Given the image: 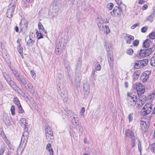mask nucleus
Wrapping results in <instances>:
<instances>
[{"label": "nucleus", "mask_w": 155, "mask_h": 155, "mask_svg": "<svg viewBox=\"0 0 155 155\" xmlns=\"http://www.w3.org/2000/svg\"><path fill=\"white\" fill-rule=\"evenodd\" d=\"M14 77L15 79L18 81L20 83L24 85L27 83V80L23 75H21L18 71L12 69Z\"/></svg>", "instance_id": "f257e3e1"}, {"label": "nucleus", "mask_w": 155, "mask_h": 155, "mask_svg": "<svg viewBox=\"0 0 155 155\" xmlns=\"http://www.w3.org/2000/svg\"><path fill=\"white\" fill-rule=\"evenodd\" d=\"M17 0H12L7 9L6 15L9 18L12 17L16 5Z\"/></svg>", "instance_id": "f03ea898"}, {"label": "nucleus", "mask_w": 155, "mask_h": 155, "mask_svg": "<svg viewBox=\"0 0 155 155\" xmlns=\"http://www.w3.org/2000/svg\"><path fill=\"white\" fill-rule=\"evenodd\" d=\"M124 8L126 9V6L124 4H121V6L115 7L113 10L111 12V15L113 16H120Z\"/></svg>", "instance_id": "7ed1b4c3"}, {"label": "nucleus", "mask_w": 155, "mask_h": 155, "mask_svg": "<svg viewBox=\"0 0 155 155\" xmlns=\"http://www.w3.org/2000/svg\"><path fill=\"white\" fill-rule=\"evenodd\" d=\"M137 97L136 96H135L132 94L128 95L127 102L129 106H134L136 104Z\"/></svg>", "instance_id": "20e7f679"}, {"label": "nucleus", "mask_w": 155, "mask_h": 155, "mask_svg": "<svg viewBox=\"0 0 155 155\" xmlns=\"http://www.w3.org/2000/svg\"><path fill=\"white\" fill-rule=\"evenodd\" d=\"M68 117L72 122V124L74 125L77 126V123L78 121V118L76 115L73 113L71 110H68L67 111Z\"/></svg>", "instance_id": "39448f33"}, {"label": "nucleus", "mask_w": 155, "mask_h": 155, "mask_svg": "<svg viewBox=\"0 0 155 155\" xmlns=\"http://www.w3.org/2000/svg\"><path fill=\"white\" fill-rule=\"evenodd\" d=\"M148 63V60L147 59H144L142 60L137 61L134 65V68L138 69L143 68L146 66Z\"/></svg>", "instance_id": "423d86ee"}, {"label": "nucleus", "mask_w": 155, "mask_h": 155, "mask_svg": "<svg viewBox=\"0 0 155 155\" xmlns=\"http://www.w3.org/2000/svg\"><path fill=\"white\" fill-rule=\"evenodd\" d=\"M138 94L139 95L142 94L145 91L144 87L141 84L138 82H137L134 84Z\"/></svg>", "instance_id": "0eeeda50"}, {"label": "nucleus", "mask_w": 155, "mask_h": 155, "mask_svg": "<svg viewBox=\"0 0 155 155\" xmlns=\"http://www.w3.org/2000/svg\"><path fill=\"white\" fill-rule=\"evenodd\" d=\"M152 106L150 103H147L143 107L142 110L143 112V115L150 114L152 111Z\"/></svg>", "instance_id": "6e6552de"}, {"label": "nucleus", "mask_w": 155, "mask_h": 155, "mask_svg": "<svg viewBox=\"0 0 155 155\" xmlns=\"http://www.w3.org/2000/svg\"><path fill=\"white\" fill-rule=\"evenodd\" d=\"M152 49L151 48L142 49L140 51L139 55L143 58L148 56L151 53Z\"/></svg>", "instance_id": "1a4fd4ad"}, {"label": "nucleus", "mask_w": 155, "mask_h": 155, "mask_svg": "<svg viewBox=\"0 0 155 155\" xmlns=\"http://www.w3.org/2000/svg\"><path fill=\"white\" fill-rule=\"evenodd\" d=\"M126 136L130 138L131 140L137 139L136 134L134 133L132 129H127L125 131Z\"/></svg>", "instance_id": "9d476101"}, {"label": "nucleus", "mask_w": 155, "mask_h": 155, "mask_svg": "<svg viewBox=\"0 0 155 155\" xmlns=\"http://www.w3.org/2000/svg\"><path fill=\"white\" fill-rule=\"evenodd\" d=\"M107 57L109 63L110 67H112L113 66L114 58L112 51H109Z\"/></svg>", "instance_id": "9b49d317"}, {"label": "nucleus", "mask_w": 155, "mask_h": 155, "mask_svg": "<svg viewBox=\"0 0 155 155\" xmlns=\"http://www.w3.org/2000/svg\"><path fill=\"white\" fill-rule=\"evenodd\" d=\"M149 71H146L142 73L140 77V80L143 82H146L149 78Z\"/></svg>", "instance_id": "f8f14e48"}, {"label": "nucleus", "mask_w": 155, "mask_h": 155, "mask_svg": "<svg viewBox=\"0 0 155 155\" xmlns=\"http://www.w3.org/2000/svg\"><path fill=\"white\" fill-rule=\"evenodd\" d=\"M27 28V23L24 20L21 21L20 23V29L23 31H26Z\"/></svg>", "instance_id": "ddd939ff"}, {"label": "nucleus", "mask_w": 155, "mask_h": 155, "mask_svg": "<svg viewBox=\"0 0 155 155\" xmlns=\"http://www.w3.org/2000/svg\"><path fill=\"white\" fill-rule=\"evenodd\" d=\"M104 21L101 18H98L97 25L98 27L99 30L101 31L103 30V23Z\"/></svg>", "instance_id": "4468645a"}, {"label": "nucleus", "mask_w": 155, "mask_h": 155, "mask_svg": "<svg viewBox=\"0 0 155 155\" xmlns=\"http://www.w3.org/2000/svg\"><path fill=\"white\" fill-rule=\"evenodd\" d=\"M140 126L143 133H145L147 130L148 127L146 122H142L140 124Z\"/></svg>", "instance_id": "2eb2a0df"}, {"label": "nucleus", "mask_w": 155, "mask_h": 155, "mask_svg": "<svg viewBox=\"0 0 155 155\" xmlns=\"http://www.w3.org/2000/svg\"><path fill=\"white\" fill-rule=\"evenodd\" d=\"M151 43L150 40L149 39H147L144 41L143 46L144 48H148L150 46Z\"/></svg>", "instance_id": "dca6fc26"}, {"label": "nucleus", "mask_w": 155, "mask_h": 155, "mask_svg": "<svg viewBox=\"0 0 155 155\" xmlns=\"http://www.w3.org/2000/svg\"><path fill=\"white\" fill-rule=\"evenodd\" d=\"M45 135L48 134H53L52 129L48 125L46 126L45 127Z\"/></svg>", "instance_id": "f3484780"}, {"label": "nucleus", "mask_w": 155, "mask_h": 155, "mask_svg": "<svg viewBox=\"0 0 155 155\" xmlns=\"http://www.w3.org/2000/svg\"><path fill=\"white\" fill-rule=\"evenodd\" d=\"M125 38L126 41L127 43L128 44H130V41L133 40L134 37L131 35H127L125 37Z\"/></svg>", "instance_id": "a211bd4d"}, {"label": "nucleus", "mask_w": 155, "mask_h": 155, "mask_svg": "<svg viewBox=\"0 0 155 155\" xmlns=\"http://www.w3.org/2000/svg\"><path fill=\"white\" fill-rule=\"evenodd\" d=\"M46 138L47 141L50 142H52L54 140V136L53 134H46Z\"/></svg>", "instance_id": "6ab92c4d"}, {"label": "nucleus", "mask_w": 155, "mask_h": 155, "mask_svg": "<svg viewBox=\"0 0 155 155\" xmlns=\"http://www.w3.org/2000/svg\"><path fill=\"white\" fill-rule=\"evenodd\" d=\"M19 123L21 126L25 127L27 123L25 118H21L19 121Z\"/></svg>", "instance_id": "aec40b11"}, {"label": "nucleus", "mask_w": 155, "mask_h": 155, "mask_svg": "<svg viewBox=\"0 0 155 155\" xmlns=\"http://www.w3.org/2000/svg\"><path fill=\"white\" fill-rule=\"evenodd\" d=\"M140 74V71L139 70H136L134 73L133 77L134 79H137Z\"/></svg>", "instance_id": "412c9836"}, {"label": "nucleus", "mask_w": 155, "mask_h": 155, "mask_svg": "<svg viewBox=\"0 0 155 155\" xmlns=\"http://www.w3.org/2000/svg\"><path fill=\"white\" fill-rule=\"evenodd\" d=\"M46 149L47 150L49 151V153L51 155H52L53 154V152L50 143H48L47 145Z\"/></svg>", "instance_id": "4be33fe9"}, {"label": "nucleus", "mask_w": 155, "mask_h": 155, "mask_svg": "<svg viewBox=\"0 0 155 155\" xmlns=\"http://www.w3.org/2000/svg\"><path fill=\"white\" fill-rule=\"evenodd\" d=\"M8 82L14 89L15 90L18 87L15 83L11 80Z\"/></svg>", "instance_id": "5701e85b"}, {"label": "nucleus", "mask_w": 155, "mask_h": 155, "mask_svg": "<svg viewBox=\"0 0 155 155\" xmlns=\"http://www.w3.org/2000/svg\"><path fill=\"white\" fill-rule=\"evenodd\" d=\"M81 84V79L79 77H77L76 78L75 80V86L78 87L80 86Z\"/></svg>", "instance_id": "b1692460"}, {"label": "nucleus", "mask_w": 155, "mask_h": 155, "mask_svg": "<svg viewBox=\"0 0 155 155\" xmlns=\"http://www.w3.org/2000/svg\"><path fill=\"white\" fill-rule=\"evenodd\" d=\"M102 31H103L104 33L107 34L110 32V30L108 26L105 25L104 27L103 26V30Z\"/></svg>", "instance_id": "393cba45"}, {"label": "nucleus", "mask_w": 155, "mask_h": 155, "mask_svg": "<svg viewBox=\"0 0 155 155\" xmlns=\"http://www.w3.org/2000/svg\"><path fill=\"white\" fill-rule=\"evenodd\" d=\"M3 121L6 125H10V122L9 117H5L3 119Z\"/></svg>", "instance_id": "a878e982"}, {"label": "nucleus", "mask_w": 155, "mask_h": 155, "mask_svg": "<svg viewBox=\"0 0 155 155\" xmlns=\"http://www.w3.org/2000/svg\"><path fill=\"white\" fill-rule=\"evenodd\" d=\"M155 17V14L152 13L151 15L147 17L146 20L152 22L153 21V19Z\"/></svg>", "instance_id": "bb28decb"}, {"label": "nucleus", "mask_w": 155, "mask_h": 155, "mask_svg": "<svg viewBox=\"0 0 155 155\" xmlns=\"http://www.w3.org/2000/svg\"><path fill=\"white\" fill-rule=\"evenodd\" d=\"M35 41L31 39L30 37L29 39L28 40L27 42V45L29 46H31L34 43Z\"/></svg>", "instance_id": "cd10ccee"}, {"label": "nucleus", "mask_w": 155, "mask_h": 155, "mask_svg": "<svg viewBox=\"0 0 155 155\" xmlns=\"http://www.w3.org/2000/svg\"><path fill=\"white\" fill-rule=\"evenodd\" d=\"M62 87L61 85H59L57 88L59 94H60L61 96L64 95V93L62 91L63 89L62 88Z\"/></svg>", "instance_id": "c85d7f7f"}, {"label": "nucleus", "mask_w": 155, "mask_h": 155, "mask_svg": "<svg viewBox=\"0 0 155 155\" xmlns=\"http://www.w3.org/2000/svg\"><path fill=\"white\" fill-rule=\"evenodd\" d=\"M150 63L151 66L155 67V56L151 58Z\"/></svg>", "instance_id": "c756f323"}, {"label": "nucleus", "mask_w": 155, "mask_h": 155, "mask_svg": "<svg viewBox=\"0 0 155 155\" xmlns=\"http://www.w3.org/2000/svg\"><path fill=\"white\" fill-rule=\"evenodd\" d=\"M25 85H27L28 89L31 90H34V88H35L31 83L28 82L27 80V83Z\"/></svg>", "instance_id": "7c9ffc66"}, {"label": "nucleus", "mask_w": 155, "mask_h": 155, "mask_svg": "<svg viewBox=\"0 0 155 155\" xmlns=\"http://www.w3.org/2000/svg\"><path fill=\"white\" fill-rule=\"evenodd\" d=\"M14 103L16 104L17 106H18L20 104H21L19 101L16 97H15L14 98L13 100Z\"/></svg>", "instance_id": "2f4dec72"}, {"label": "nucleus", "mask_w": 155, "mask_h": 155, "mask_svg": "<svg viewBox=\"0 0 155 155\" xmlns=\"http://www.w3.org/2000/svg\"><path fill=\"white\" fill-rule=\"evenodd\" d=\"M3 75L4 76V78H5V80L7 81V82H8L9 81L11 80L10 78L9 77L8 75L5 73H3Z\"/></svg>", "instance_id": "473e14b6"}, {"label": "nucleus", "mask_w": 155, "mask_h": 155, "mask_svg": "<svg viewBox=\"0 0 155 155\" xmlns=\"http://www.w3.org/2000/svg\"><path fill=\"white\" fill-rule=\"evenodd\" d=\"M18 48V51L19 54L21 55L22 54L23 51V48L21 46L20 44H19Z\"/></svg>", "instance_id": "72a5a7b5"}, {"label": "nucleus", "mask_w": 155, "mask_h": 155, "mask_svg": "<svg viewBox=\"0 0 155 155\" xmlns=\"http://www.w3.org/2000/svg\"><path fill=\"white\" fill-rule=\"evenodd\" d=\"M10 110L11 112V114L12 115H14L15 114V107L14 105H12L11 106Z\"/></svg>", "instance_id": "f704fd0d"}, {"label": "nucleus", "mask_w": 155, "mask_h": 155, "mask_svg": "<svg viewBox=\"0 0 155 155\" xmlns=\"http://www.w3.org/2000/svg\"><path fill=\"white\" fill-rule=\"evenodd\" d=\"M85 108L84 107H82L80 110V116L81 117H83L84 114L85 112Z\"/></svg>", "instance_id": "c9c22d12"}, {"label": "nucleus", "mask_w": 155, "mask_h": 155, "mask_svg": "<svg viewBox=\"0 0 155 155\" xmlns=\"http://www.w3.org/2000/svg\"><path fill=\"white\" fill-rule=\"evenodd\" d=\"M55 52L56 54L57 55H59L61 53V49L58 48H56L55 49Z\"/></svg>", "instance_id": "e433bc0d"}, {"label": "nucleus", "mask_w": 155, "mask_h": 155, "mask_svg": "<svg viewBox=\"0 0 155 155\" xmlns=\"http://www.w3.org/2000/svg\"><path fill=\"white\" fill-rule=\"evenodd\" d=\"M18 108V112L19 113H22L24 111L22 108V107L21 104H20L18 106H17Z\"/></svg>", "instance_id": "4c0bfd02"}, {"label": "nucleus", "mask_w": 155, "mask_h": 155, "mask_svg": "<svg viewBox=\"0 0 155 155\" xmlns=\"http://www.w3.org/2000/svg\"><path fill=\"white\" fill-rule=\"evenodd\" d=\"M150 148L151 151L154 152V151H155V143H153L152 145L150 146Z\"/></svg>", "instance_id": "58836bf2"}, {"label": "nucleus", "mask_w": 155, "mask_h": 155, "mask_svg": "<svg viewBox=\"0 0 155 155\" xmlns=\"http://www.w3.org/2000/svg\"><path fill=\"white\" fill-rule=\"evenodd\" d=\"M149 37L151 39H154L155 38V32H153L150 34Z\"/></svg>", "instance_id": "ea45409f"}, {"label": "nucleus", "mask_w": 155, "mask_h": 155, "mask_svg": "<svg viewBox=\"0 0 155 155\" xmlns=\"http://www.w3.org/2000/svg\"><path fill=\"white\" fill-rule=\"evenodd\" d=\"M52 9L53 11L55 12L57 11L58 10V8L56 4L53 5Z\"/></svg>", "instance_id": "a19ab883"}, {"label": "nucleus", "mask_w": 155, "mask_h": 155, "mask_svg": "<svg viewBox=\"0 0 155 155\" xmlns=\"http://www.w3.org/2000/svg\"><path fill=\"white\" fill-rule=\"evenodd\" d=\"M38 28L40 31L43 29L44 28L41 23L40 22H39L38 23Z\"/></svg>", "instance_id": "79ce46f5"}, {"label": "nucleus", "mask_w": 155, "mask_h": 155, "mask_svg": "<svg viewBox=\"0 0 155 155\" xmlns=\"http://www.w3.org/2000/svg\"><path fill=\"white\" fill-rule=\"evenodd\" d=\"M133 114H129L128 116V118L129 120V122H130L133 120Z\"/></svg>", "instance_id": "37998d69"}, {"label": "nucleus", "mask_w": 155, "mask_h": 155, "mask_svg": "<svg viewBox=\"0 0 155 155\" xmlns=\"http://www.w3.org/2000/svg\"><path fill=\"white\" fill-rule=\"evenodd\" d=\"M137 139H133L131 140V146L132 148L134 147L135 145V141Z\"/></svg>", "instance_id": "c03bdc74"}, {"label": "nucleus", "mask_w": 155, "mask_h": 155, "mask_svg": "<svg viewBox=\"0 0 155 155\" xmlns=\"http://www.w3.org/2000/svg\"><path fill=\"white\" fill-rule=\"evenodd\" d=\"M113 4L111 3L108 4L107 5V8L110 10H111L113 8Z\"/></svg>", "instance_id": "a18cd8bd"}, {"label": "nucleus", "mask_w": 155, "mask_h": 155, "mask_svg": "<svg viewBox=\"0 0 155 155\" xmlns=\"http://www.w3.org/2000/svg\"><path fill=\"white\" fill-rule=\"evenodd\" d=\"M5 147H2L0 149V155H3L5 151Z\"/></svg>", "instance_id": "49530a36"}, {"label": "nucleus", "mask_w": 155, "mask_h": 155, "mask_svg": "<svg viewBox=\"0 0 155 155\" xmlns=\"http://www.w3.org/2000/svg\"><path fill=\"white\" fill-rule=\"evenodd\" d=\"M37 35V38L38 39H40L43 37V36L41 32H39L37 31L36 32Z\"/></svg>", "instance_id": "de8ad7c7"}, {"label": "nucleus", "mask_w": 155, "mask_h": 155, "mask_svg": "<svg viewBox=\"0 0 155 155\" xmlns=\"http://www.w3.org/2000/svg\"><path fill=\"white\" fill-rule=\"evenodd\" d=\"M127 53L129 55H132L133 53V51L132 49H130L127 51Z\"/></svg>", "instance_id": "09e8293b"}, {"label": "nucleus", "mask_w": 155, "mask_h": 155, "mask_svg": "<svg viewBox=\"0 0 155 155\" xmlns=\"http://www.w3.org/2000/svg\"><path fill=\"white\" fill-rule=\"evenodd\" d=\"M97 64L96 66L95 67V70L96 71H99L101 69V67L99 64H98V62H97Z\"/></svg>", "instance_id": "8fccbe9b"}, {"label": "nucleus", "mask_w": 155, "mask_h": 155, "mask_svg": "<svg viewBox=\"0 0 155 155\" xmlns=\"http://www.w3.org/2000/svg\"><path fill=\"white\" fill-rule=\"evenodd\" d=\"M89 93V89H88L86 90L84 92V96L85 97L88 96Z\"/></svg>", "instance_id": "3c124183"}, {"label": "nucleus", "mask_w": 155, "mask_h": 155, "mask_svg": "<svg viewBox=\"0 0 155 155\" xmlns=\"http://www.w3.org/2000/svg\"><path fill=\"white\" fill-rule=\"evenodd\" d=\"M140 25V23H136L133 25L131 27L132 29H134L137 26H139Z\"/></svg>", "instance_id": "603ef678"}, {"label": "nucleus", "mask_w": 155, "mask_h": 155, "mask_svg": "<svg viewBox=\"0 0 155 155\" xmlns=\"http://www.w3.org/2000/svg\"><path fill=\"white\" fill-rule=\"evenodd\" d=\"M139 43V41L136 40L133 42V45L134 46H137L138 45Z\"/></svg>", "instance_id": "864d4df0"}, {"label": "nucleus", "mask_w": 155, "mask_h": 155, "mask_svg": "<svg viewBox=\"0 0 155 155\" xmlns=\"http://www.w3.org/2000/svg\"><path fill=\"white\" fill-rule=\"evenodd\" d=\"M117 4L120 6H121V4H124L122 3L121 0H115Z\"/></svg>", "instance_id": "5fc2aeb1"}, {"label": "nucleus", "mask_w": 155, "mask_h": 155, "mask_svg": "<svg viewBox=\"0 0 155 155\" xmlns=\"http://www.w3.org/2000/svg\"><path fill=\"white\" fill-rule=\"evenodd\" d=\"M147 29V27H143L141 29V31L142 32H146Z\"/></svg>", "instance_id": "6e6d98bb"}, {"label": "nucleus", "mask_w": 155, "mask_h": 155, "mask_svg": "<svg viewBox=\"0 0 155 155\" xmlns=\"http://www.w3.org/2000/svg\"><path fill=\"white\" fill-rule=\"evenodd\" d=\"M3 88V86L2 82L0 81V91H2Z\"/></svg>", "instance_id": "4d7b16f0"}, {"label": "nucleus", "mask_w": 155, "mask_h": 155, "mask_svg": "<svg viewBox=\"0 0 155 155\" xmlns=\"http://www.w3.org/2000/svg\"><path fill=\"white\" fill-rule=\"evenodd\" d=\"M138 148L140 151L141 152V150L142 149L141 145L140 144V143L139 142V143L138 144Z\"/></svg>", "instance_id": "13d9d810"}, {"label": "nucleus", "mask_w": 155, "mask_h": 155, "mask_svg": "<svg viewBox=\"0 0 155 155\" xmlns=\"http://www.w3.org/2000/svg\"><path fill=\"white\" fill-rule=\"evenodd\" d=\"M81 65V61L80 60H79L78 61L77 66L78 67H80Z\"/></svg>", "instance_id": "bf43d9fd"}, {"label": "nucleus", "mask_w": 155, "mask_h": 155, "mask_svg": "<svg viewBox=\"0 0 155 155\" xmlns=\"http://www.w3.org/2000/svg\"><path fill=\"white\" fill-rule=\"evenodd\" d=\"M31 74L33 77H35V73L33 71H30Z\"/></svg>", "instance_id": "052dcab7"}, {"label": "nucleus", "mask_w": 155, "mask_h": 155, "mask_svg": "<svg viewBox=\"0 0 155 155\" xmlns=\"http://www.w3.org/2000/svg\"><path fill=\"white\" fill-rule=\"evenodd\" d=\"M137 105H138V107L139 108L140 107H142L143 104L139 101V103H137Z\"/></svg>", "instance_id": "680f3d73"}, {"label": "nucleus", "mask_w": 155, "mask_h": 155, "mask_svg": "<svg viewBox=\"0 0 155 155\" xmlns=\"http://www.w3.org/2000/svg\"><path fill=\"white\" fill-rule=\"evenodd\" d=\"M140 99H139V101L142 103L143 104L145 103V100L144 99H141L140 97Z\"/></svg>", "instance_id": "e2e57ef3"}, {"label": "nucleus", "mask_w": 155, "mask_h": 155, "mask_svg": "<svg viewBox=\"0 0 155 155\" xmlns=\"http://www.w3.org/2000/svg\"><path fill=\"white\" fill-rule=\"evenodd\" d=\"M4 140L5 141L6 143L8 145L10 143V142L6 139V138L4 139Z\"/></svg>", "instance_id": "0e129e2a"}, {"label": "nucleus", "mask_w": 155, "mask_h": 155, "mask_svg": "<svg viewBox=\"0 0 155 155\" xmlns=\"http://www.w3.org/2000/svg\"><path fill=\"white\" fill-rule=\"evenodd\" d=\"M15 31L17 32H18L19 31L18 28L17 26H16L15 27Z\"/></svg>", "instance_id": "69168bd1"}, {"label": "nucleus", "mask_w": 155, "mask_h": 155, "mask_svg": "<svg viewBox=\"0 0 155 155\" xmlns=\"http://www.w3.org/2000/svg\"><path fill=\"white\" fill-rule=\"evenodd\" d=\"M147 5H144L143 6V8L144 10L147 9Z\"/></svg>", "instance_id": "338daca9"}, {"label": "nucleus", "mask_w": 155, "mask_h": 155, "mask_svg": "<svg viewBox=\"0 0 155 155\" xmlns=\"http://www.w3.org/2000/svg\"><path fill=\"white\" fill-rule=\"evenodd\" d=\"M144 2V1L143 0H139V2H138V3L139 4H142Z\"/></svg>", "instance_id": "774afa93"}]
</instances>
